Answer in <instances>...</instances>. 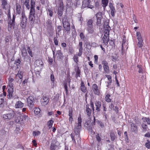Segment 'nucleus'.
I'll return each instance as SVG.
<instances>
[{"mask_svg":"<svg viewBox=\"0 0 150 150\" xmlns=\"http://www.w3.org/2000/svg\"><path fill=\"white\" fill-rule=\"evenodd\" d=\"M80 36L82 40H84L85 38V36L84 35L83 33H81L80 35Z\"/></svg>","mask_w":150,"mask_h":150,"instance_id":"obj_62","label":"nucleus"},{"mask_svg":"<svg viewBox=\"0 0 150 150\" xmlns=\"http://www.w3.org/2000/svg\"><path fill=\"white\" fill-rule=\"evenodd\" d=\"M43 62L41 60H36L35 62V64L38 67H40V66H42L43 64Z\"/></svg>","mask_w":150,"mask_h":150,"instance_id":"obj_32","label":"nucleus"},{"mask_svg":"<svg viewBox=\"0 0 150 150\" xmlns=\"http://www.w3.org/2000/svg\"><path fill=\"white\" fill-rule=\"evenodd\" d=\"M147 142L145 144V146L148 149L150 148V142L149 140H147Z\"/></svg>","mask_w":150,"mask_h":150,"instance_id":"obj_54","label":"nucleus"},{"mask_svg":"<svg viewBox=\"0 0 150 150\" xmlns=\"http://www.w3.org/2000/svg\"><path fill=\"white\" fill-rule=\"evenodd\" d=\"M110 29H105V30L104 31V35L109 36Z\"/></svg>","mask_w":150,"mask_h":150,"instance_id":"obj_46","label":"nucleus"},{"mask_svg":"<svg viewBox=\"0 0 150 150\" xmlns=\"http://www.w3.org/2000/svg\"><path fill=\"white\" fill-rule=\"evenodd\" d=\"M86 112L87 115L88 116H89L91 115V109L89 108V105L88 104L87 105H86Z\"/></svg>","mask_w":150,"mask_h":150,"instance_id":"obj_28","label":"nucleus"},{"mask_svg":"<svg viewBox=\"0 0 150 150\" xmlns=\"http://www.w3.org/2000/svg\"><path fill=\"white\" fill-rule=\"evenodd\" d=\"M127 45V43H125V44L124 43L123 44H122V49H125V48H126V49H127L128 48V46Z\"/></svg>","mask_w":150,"mask_h":150,"instance_id":"obj_56","label":"nucleus"},{"mask_svg":"<svg viewBox=\"0 0 150 150\" xmlns=\"http://www.w3.org/2000/svg\"><path fill=\"white\" fill-rule=\"evenodd\" d=\"M27 21V17L21 18V21L20 23V25L22 28H24L26 27Z\"/></svg>","mask_w":150,"mask_h":150,"instance_id":"obj_15","label":"nucleus"},{"mask_svg":"<svg viewBox=\"0 0 150 150\" xmlns=\"http://www.w3.org/2000/svg\"><path fill=\"white\" fill-rule=\"evenodd\" d=\"M137 67L139 69L138 72L139 73H143V69L141 65H138L137 66Z\"/></svg>","mask_w":150,"mask_h":150,"instance_id":"obj_41","label":"nucleus"},{"mask_svg":"<svg viewBox=\"0 0 150 150\" xmlns=\"http://www.w3.org/2000/svg\"><path fill=\"white\" fill-rule=\"evenodd\" d=\"M33 134L34 136L35 137L39 135L40 134V132L39 131H34L33 132Z\"/></svg>","mask_w":150,"mask_h":150,"instance_id":"obj_51","label":"nucleus"},{"mask_svg":"<svg viewBox=\"0 0 150 150\" xmlns=\"http://www.w3.org/2000/svg\"><path fill=\"white\" fill-rule=\"evenodd\" d=\"M138 46L139 47H142L144 44L143 39L138 40Z\"/></svg>","mask_w":150,"mask_h":150,"instance_id":"obj_35","label":"nucleus"},{"mask_svg":"<svg viewBox=\"0 0 150 150\" xmlns=\"http://www.w3.org/2000/svg\"><path fill=\"white\" fill-rule=\"evenodd\" d=\"M23 77V73L21 71H18L16 75L15 80L17 82L21 83L22 81Z\"/></svg>","mask_w":150,"mask_h":150,"instance_id":"obj_8","label":"nucleus"},{"mask_svg":"<svg viewBox=\"0 0 150 150\" xmlns=\"http://www.w3.org/2000/svg\"><path fill=\"white\" fill-rule=\"evenodd\" d=\"M73 109L71 108H69V116H73Z\"/></svg>","mask_w":150,"mask_h":150,"instance_id":"obj_55","label":"nucleus"},{"mask_svg":"<svg viewBox=\"0 0 150 150\" xmlns=\"http://www.w3.org/2000/svg\"><path fill=\"white\" fill-rule=\"evenodd\" d=\"M110 96L109 94L106 95L105 97V100L106 101L108 102H110L111 101V99L110 98Z\"/></svg>","mask_w":150,"mask_h":150,"instance_id":"obj_43","label":"nucleus"},{"mask_svg":"<svg viewBox=\"0 0 150 150\" xmlns=\"http://www.w3.org/2000/svg\"><path fill=\"white\" fill-rule=\"evenodd\" d=\"M67 3L68 5L70 6L72 4V0H67Z\"/></svg>","mask_w":150,"mask_h":150,"instance_id":"obj_64","label":"nucleus"},{"mask_svg":"<svg viewBox=\"0 0 150 150\" xmlns=\"http://www.w3.org/2000/svg\"><path fill=\"white\" fill-rule=\"evenodd\" d=\"M16 13L17 14H20L21 13V6L18 3L16 4Z\"/></svg>","mask_w":150,"mask_h":150,"instance_id":"obj_27","label":"nucleus"},{"mask_svg":"<svg viewBox=\"0 0 150 150\" xmlns=\"http://www.w3.org/2000/svg\"><path fill=\"white\" fill-rule=\"evenodd\" d=\"M22 55L23 57H24L25 59L26 57L28 58L29 62L31 61V58L29 56H28V54L27 52V51L25 47H23L22 49Z\"/></svg>","mask_w":150,"mask_h":150,"instance_id":"obj_14","label":"nucleus"},{"mask_svg":"<svg viewBox=\"0 0 150 150\" xmlns=\"http://www.w3.org/2000/svg\"><path fill=\"white\" fill-rule=\"evenodd\" d=\"M109 39V36L104 35L103 38H102V40L103 43L105 45H108Z\"/></svg>","mask_w":150,"mask_h":150,"instance_id":"obj_19","label":"nucleus"},{"mask_svg":"<svg viewBox=\"0 0 150 150\" xmlns=\"http://www.w3.org/2000/svg\"><path fill=\"white\" fill-rule=\"evenodd\" d=\"M24 106V104L21 101L17 102L15 104V107L16 108H21Z\"/></svg>","mask_w":150,"mask_h":150,"instance_id":"obj_20","label":"nucleus"},{"mask_svg":"<svg viewBox=\"0 0 150 150\" xmlns=\"http://www.w3.org/2000/svg\"><path fill=\"white\" fill-rule=\"evenodd\" d=\"M131 129L132 131L134 132L135 133L137 132L138 131L137 128V126L135 125V124L133 123H132L131 124Z\"/></svg>","mask_w":150,"mask_h":150,"instance_id":"obj_23","label":"nucleus"},{"mask_svg":"<svg viewBox=\"0 0 150 150\" xmlns=\"http://www.w3.org/2000/svg\"><path fill=\"white\" fill-rule=\"evenodd\" d=\"M2 7L6 10L11 8V6L8 4L6 0H1Z\"/></svg>","mask_w":150,"mask_h":150,"instance_id":"obj_10","label":"nucleus"},{"mask_svg":"<svg viewBox=\"0 0 150 150\" xmlns=\"http://www.w3.org/2000/svg\"><path fill=\"white\" fill-rule=\"evenodd\" d=\"M15 115V113L13 110H11L9 113L3 115L2 117L4 120H11L13 119Z\"/></svg>","mask_w":150,"mask_h":150,"instance_id":"obj_5","label":"nucleus"},{"mask_svg":"<svg viewBox=\"0 0 150 150\" xmlns=\"http://www.w3.org/2000/svg\"><path fill=\"white\" fill-rule=\"evenodd\" d=\"M142 126L143 129L145 130H146L147 128V126L146 124L144 123H142Z\"/></svg>","mask_w":150,"mask_h":150,"instance_id":"obj_60","label":"nucleus"},{"mask_svg":"<svg viewBox=\"0 0 150 150\" xmlns=\"http://www.w3.org/2000/svg\"><path fill=\"white\" fill-rule=\"evenodd\" d=\"M110 136L111 140L112 141H114L116 138V137L115 134V133L112 131H111L110 132Z\"/></svg>","mask_w":150,"mask_h":150,"instance_id":"obj_29","label":"nucleus"},{"mask_svg":"<svg viewBox=\"0 0 150 150\" xmlns=\"http://www.w3.org/2000/svg\"><path fill=\"white\" fill-rule=\"evenodd\" d=\"M96 123H97V124H98L101 128H103L104 127L103 123L98 120H96Z\"/></svg>","mask_w":150,"mask_h":150,"instance_id":"obj_40","label":"nucleus"},{"mask_svg":"<svg viewBox=\"0 0 150 150\" xmlns=\"http://www.w3.org/2000/svg\"><path fill=\"white\" fill-rule=\"evenodd\" d=\"M40 111V109L39 108H36L35 110H34L35 113L36 115H38Z\"/></svg>","mask_w":150,"mask_h":150,"instance_id":"obj_57","label":"nucleus"},{"mask_svg":"<svg viewBox=\"0 0 150 150\" xmlns=\"http://www.w3.org/2000/svg\"><path fill=\"white\" fill-rule=\"evenodd\" d=\"M56 56L58 59H61L63 58V54L61 52V50H59L57 51Z\"/></svg>","mask_w":150,"mask_h":150,"instance_id":"obj_22","label":"nucleus"},{"mask_svg":"<svg viewBox=\"0 0 150 150\" xmlns=\"http://www.w3.org/2000/svg\"><path fill=\"white\" fill-rule=\"evenodd\" d=\"M63 26L65 30L67 31H70V24L68 20L64 21L63 20Z\"/></svg>","mask_w":150,"mask_h":150,"instance_id":"obj_11","label":"nucleus"},{"mask_svg":"<svg viewBox=\"0 0 150 150\" xmlns=\"http://www.w3.org/2000/svg\"><path fill=\"white\" fill-rule=\"evenodd\" d=\"M91 1L89 0H84L83 2V6L84 7H87L90 4Z\"/></svg>","mask_w":150,"mask_h":150,"instance_id":"obj_26","label":"nucleus"},{"mask_svg":"<svg viewBox=\"0 0 150 150\" xmlns=\"http://www.w3.org/2000/svg\"><path fill=\"white\" fill-rule=\"evenodd\" d=\"M70 136L72 139V140L73 143H74L75 144H76V142L75 141V136H74L73 134H70Z\"/></svg>","mask_w":150,"mask_h":150,"instance_id":"obj_58","label":"nucleus"},{"mask_svg":"<svg viewBox=\"0 0 150 150\" xmlns=\"http://www.w3.org/2000/svg\"><path fill=\"white\" fill-rule=\"evenodd\" d=\"M92 88L94 93L97 95H98L100 93V91L99 90L98 86L96 84H93Z\"/></svg>","mask_w":150,"mask_h":150,"instance_id":"obj_13","label":"nucleus"},{"mask_svg":"<svg viewBox=\"0 0 150 150\" xmlns=\"http://www.w3.org/2000/svg\"><path fill=\"white\" fill-rule=\"evenodd\" d=\"M73 116H69V121L70 123L72 124L73 121V118L72 117Z\"/></svg>","mask_w":150,"mask_h":150,"instance_id":"obj_63","label":"nucleus"},{"mask_svg":"<svg viewBox=\"0 0 150 150\" xmlns=\"http://www.w3.org/2000/svg\"><path fill=\"white\" fill-rule=\"evenodd\" d=\"M63 2L61 3L58 9V14L59 17H61L62 16L63 13Z\"/></svg>","mask_w":150,"mask_h":150,"instance_id":"obj_12","label":"nucleus"},{"mask_svg":"<svg viewBox=\"0 0 150 150\" xmlns=\"http://www.w3.org/2000/svg\"><path fill=\"white\" fill-rule=\"evenodd\" d=\"M73 59L76 63L78 62V57L77 55H75L73 57Z\"/></svg>","mask_w":150,"mask_h":150,"instance_id":"obj_59","label":"nucleus"},{"mask_svg":"<svg viewBox=\"0 0 150 150\" xmlns=\"http://www.w3.org/2000/svg\"><path fill=\"white\" fill-rule=\"evenodd\" d=\"M112 82V81H108L107 82V85L106 86L108 88H113V86L111 84Z\"/></svg>","mask_w":150,"mask_h":150,"instance_id":"obj_45","label":"nucleus"},{"mask_svg":"<svg viewBox=\"0 0 150 150\" xmlns=\"http://www.w3.org/2000/svg\"><path fill=\"white\" fill-rule=\"evenodd\" d=\"M103 26L105 29H110V27L108 25V22L107 21L104 22Z\"/></svg>","mask_w":150,"mask_h":150,"instance_id":"obj_38","label":"nucleus"},{"mask_svg":"<svg viewBox=\"0 0 150 150\" xmlns=\"http://www.w3.org/2000/svg\"><path fill=\"white\" fill-rule=\"evenodd\" d=\"M87 30L89 33L92 34L94 32V30L93 26H87Z\"/></svg>","mask_w":150,"mask_h":150,"instance_id":"obj_30","label":"nucleus"},{"mask_svg":"<svg viewBox=\"0 0 150 150\" xmlns=\"http://www.w3.org/2000/svg\"><path fill=\"white\" fill-rule=\"evenodd\" d=\"M64 88L65 89V91H66V93L67 94L68 92V87L67 86V83H64Z\"/></svg>","mask_w":150,"mask_h":150,"instance_id":"obj_61","label":"nucleus"},{"mask_svg":"<svg viewBox=\"0 0 150 150\" xmlns=\"http://www.w3.org/2000/svg\"><path fill=\"white\" fill-rule=\"evenodd\" d=\"M29 0H25L24 4L26 7V8L28 9H29L30 8V6L29 4Z\"/></svg>","mask_w":150,"mask_h":150,"instance_id":"obj_33","label":"nucleus"},{"mask_svg":"<svg viewBox=\"0 0 150 150\" xmlns=\"http://www.w3.org/2000/svg\"><path fill=\"white\" fill-rule=\"evenodd\" d=\"M136 35L138 40L143 39L139 32H137L136 33Z\"/></svg>","mask_w":150,"mask_h":150,"instance_id":"obj_48","label":"nucleus"},{"mask_svg":"<svg viewBox=\"0 0 150 150\" xmlns=\"http://www.w3.org/2000/svg\"><path fill=\"white\" fill-rule=\"evenodd\" d=\"M81 116H79L78 118V123L75 126L74 129V132L75 133V137L76 139H80V132L81 128Z\"/></svg>","mask_w":150,"mask_h":150,"instance_id":"obj_1","label":"nucleus"},{"mask_svg":"<svg viewBox=\"0 0 150 150\" xmlns=\"http://www.w3.org/2000/svg\"><path fill=\"white\" fill-rule=\"evenodd\" d=\"M111 10V14L112 16H114L115 13L116 12L115 9L114 8L110 9Z\"/></svg>","mask_w":150,"mask_h":150,"instance_id":"obj_52","label":"nucleus"},{"mask_svg":"<svg viewBox=\"0 0 150 150\" xmlns=\"http://www.w3.org/2000/svg\"><path fill=\"white\" fill-rule=\"evenodd\" d=\"M134 120L137 124H140L141 123V120L139 119L138 117H135Z\"/></svg>","mask_w":150,"mask_h":150,"instance_id":"obj_42","label":"nucleus"},{"mask_svg":"<svg viewBox=\"0 0 150 150\" xmlns=\"http://www.w3.org/2000/svg\"><path fill=\"white\" fill-rule=\"evenodd\" d=\"M35 2L33 0H31V7L30 10L32 9L35 10Z\"/></svg>","mask_w":150,"mask_h":150,"instance_id":"obj_36","label":"nucleus"},{"mask_svg":"<svg viewBox=\"0 0 150 150\" xmlns=\"http://www.w3.org/2000/svg\"><path fill=\"white\" fill-rule=\"evenodd\" d=\"M53 122L54 121L52 120H51L48 122L47 125L50 129L52 127Z\"/></svg>","mask_w":150,"mask_h":150,"instance_id":"obj_37","label":"nucleus"},{"mask_svg":"<svg viewBox=\"0 0 150 150\" xmlns=\"http://www.w3.org/2000/svg\"><path fill=\"white\" fill-rule=\"evenodd\" d=\"M102 16V12H99L97 13L96 15V19H101Z\"/></svg>","mask_w":150,"mask_h":150,"instance_id":"obj_34","label":"nucleus"},{"mask_svg":"<svg viewBox=\"0 0 150 150\" xmlns=\"http://www.w3.org/2000/svg\"><path fill=\"white\" fill-rule=\"evenodd\" d=\"M102 3L103 5V7L104 9L105 10L106 7L108 5V0H102Z\"/></svg>","mask_w":150,"mask_h":150,"instance_id":"obj_31","label":"nucleus"},{"mask_svg":"<svg viewBox=\"0 0 150 150\" xmlns=\"http://www.w3.org/2000/svg\"><path fill=\"white\" fill-rule=\"evenodd\" d=\"M7 89H8L7 92L8 93V96L9 98H11L13 97V88L12 84L8 86Z\"/></svg>","mask_w":150,"mask_h":150,"instance_id":"obj_9","label":"nucleus"},{"mask_svg":"<svg viewBox=\"0 0 150 150\" xmlns=\"http://www.w3.org/2000/svg\"><path fill=\"white\" fill-rule=\"evenodd\" d=\"M93 23V20L92 19H89L87 22V27L93 26L92 23Z\"/></svg>","mask_w":150,"mask_h":150,"instance_id":"obj_50","label":"nucleus"},{"mask_svg":"<svg viewBox=\"0 0 150 150\" xmlns=\"http://www.w3.org/2000/svg\"><path fill=\"white\" fill-rule=\"evenodd\" d=\"M38 16L37 12L35 13V10L33 9L30 10L29 18L30 24H32L34 23L35 18H38Z\"/></svg>","mask_w":150,"mask_h":150,"instance_id":"obj_4","label":"nucleus"},{"mask_svg":"<svg viewBox=\"0 0 150 150\" xmlns=\"http://www.w3.org/2000/svg\"><path fill=\"white\" fill-rule=\"evenodd\" d=\"M74 69L75 71L76 72V77L77 78L78 77H80V70L79 69V67L77 66H75Z\"/></svg>","mask_w":150,"mask_h":150,"instance_id":"obj_21","label":"nucleus"},{"mask_svg":"<svg viewBox=\"0 0 150 150\" xmlns=\"http://www.w3.org/2000/svg\"><path fill=\"white\" fill-rule=\"evenodd\" d=\"M28 104V106L29 107L30 109L31 110L34 108V103L35 100L32 96L29 97L27 100Z\"/></svg>","mask_w":150,"mask_h":150,"instance_id":"obj_7","label":"nucleus"},{"mask_svg":"<svg viewBox=\"0 0 150 150\" xmlns=\"http://www.w3.org/2000/svg\"><path fill=\"white\" fill-rule=\"evenodd\" d=\"M101 19H96L97 22L96 24L98 26L100 27L102 25L101 23Z\"/></svg>","mask_w":150,"mask_h":150,"instance_id":"obj_49","label":"nucleus"},{"mask_svg":"<svg viewBox=\"0 0 150 150\" xmlns=\"http://www.w3.org/2000/svg\"><path fill=\"white\" fill-rule=\"evenodd\" d=\"M53 11L52 10H51L50 9H48V11L47 12V13L48 14H49V16L50 17H52V16L53 15Z\"/></svg>","mask_w":150,"mask_h":150,"instance_id":"obj_53","label":"nucleus"},{"mask_svg":"<svg viewBox=\"0 0 150 150\" xmlns=\"http://www.w3.org/2000/svg\"><path fill=\"white\" fill-rule=\"evenodd\" d=\"M95 105L96 106V110L97 112H99L100 110V107L101 106V103L100 101H96L95 102Z\"/></svg>","mask_w":150,"mask_h":150,"instance_id":"obj_18","label":"nucleus"},{"mask_svg":"<svg viewBox=\"0 0 150 150\" xmlns=\"http://www.w3.org/2000/svg\"><path fill=\"white\" fill-rule=\"evenodd\" d=\"M48 102V98L47 97L44 96L41 99V103L43 105H47Z\"/></svg>","mask_w":150,"mask_h":150,"instance_id":"obj_17","label":"nucleus"},{"mask_svg":"<svg viewBox=\"0 0 150 150\" xmlns=\"http://www.w3.org/2000/svg\"><path fill=\"white\" fill-rule=\"evenodd\" d=\"M6 44V47H8V46L9 45L8 42L11 40V36L10 35H7L5 39Z\"/></svg>","mask_w":150,"mask_h":150,"instance_id":"obj_24","label":"nucleus"},{"mask_svg":"<svg viewBox=\"0 0 150 150\" xmlns=\"http://www.w3.org/2000/svg\"><path fill=\"white\" fill-rule=\"evenodd\" d=\"M10 8L7 9L8 16V30L9 31L11 32L14 28L15 25V16L13 15L12 18L11 17Z\"/></svg>","mask_w":150,"mask_h":150,"instance_id":"obj_2","label":"nucleus"},{"mask_svg":"<svg viewBox=\"0 0 150 150\" xmlns=\"http://www.w3.org/2000/svg\"><path fill=\"white\" fill-rule=\"evenodd\" d=\"M80 87V89L82 92L83 93H85L86 92V88L83 82L82 81H81Z\"/></svg>","mask_w":150,"mask_h":150,"instance_id":"obj_25","label":"nucleus"},{"mask_svg":"<svg viewBox=\"0 0 150 150\" xmlns=\"http://www.w3.org/2000/svg\"><path fill=\"white\" fill-rule=\"evenodd\" d=\"M51 81H52V83H51V85L52 86H54V75L53 74H51Z\"/></svg>","mask_w":150,"mask_h":150,"instance_id":"obj_47","label":"nucleus"},{"mask_svg":"<svg viewBox=\"0 0 150 150\" xmlns=\"http://www.w3.org/2000/svg\"><path fill=\"white\" fill-rule=\"evenodd\" d=\"M102 64L103 65V68L105 71L106 72H108L109 69L108 63L106 61H103L102 62Z\"/></svg>","mask_w":150,"mask_h":150,"instance_id":"obj_16","label":"nucleus"},{"mask_svg":"<svg viewBox=\"0 0 150 150\" xmlns=\"http://www.w3.org/2000/svg\"><path fill=\"white\" fill-rule=\"evenodd\" d=\"M27 52L29 54L30 56L32 57L33 56V52L32 50L30 49V47H28L27 49Z\"/></svg>","mask_w":150,"mask_h":150,"instance_id":"obj_39","label":"nucleus"},{"mask_svg":"<svg viewBox=\"0 0 150 150\" xmlns=\"http://www.w3.org/2000/svg\"><path fill=\"white\" fill-rule=\"evenodd\" d=\"M19 116L15 120V122L17 123H20L22 125H23L25 123H26L29 120L30 118L27 115H24L23 113H18Z\"/></svg>","mask_w":150,"mask_h":150,"instance_id":"obj_3","label":"nucleus"},{"mask_svg":"<svg viewBox=\"0 0 150 150\" xmlns=\"http://www.w3.org/2000/svg\"><path fill=\"white\" fill-rule=\"evenodd\" d=\"M58 144V143L57 140L52 139L50 147V150H58L59 149Z\"/></svg>","mask_w":150,"mask_h":150,"instance_id":"obj_6","label":"nucleus"},{"mask_svg":"<svg viewBox=\"0 0 150 150\" xmlns=\"http://www.w3.org/2000/svg\"><path fill=\"white\" fill-rule=\"evenodd\" d=\"M20 63L21 61L19 59H18L16 60L15 62V64L16 65L17 68L20 67Z\"/></svg>","mask_w":150,"mask_h":150,"instance_id":"obj_44","label":"nucleus"}]
</instances>
